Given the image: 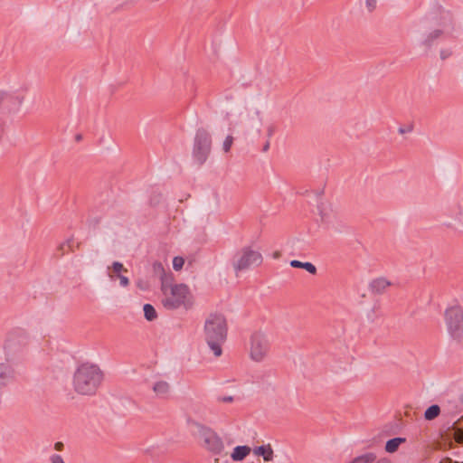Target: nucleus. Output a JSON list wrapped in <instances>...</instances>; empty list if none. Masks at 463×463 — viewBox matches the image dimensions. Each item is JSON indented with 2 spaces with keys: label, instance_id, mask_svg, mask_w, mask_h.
<instances>
[{
  "label": "nucleus",
  "instance_id": "b1692460",
  "mask_svg": "<svg viewBox=\"0 0 463 463\" xmlns=\"http://www.w3.org/2000/svg\"><path fill=\"white\" fill-rule=\"evenodd\" d=\"M365 4L370 12L373 11L376 7V0H366Z\"/></svg>",
  "mask_w": 463,
  "mask_h": 463
},
{
  "label": "nucleus",
  "instance_id": "a878e982",
  "mask_svg": "<svg viewBox=\"0 0 463 463\" xmlns=\"http://www.w3.org/2000/svg\"><path fill=\"white\" fill-rule=\"evenodd\" d=\"M452 54V52L449 50H441L440 51V58L441 60H446L447 58L450 57Z\"/></svg>",
  "mask_w": 463,
  "mask_h": 463
},
{
  "label": "nucleus",
  "instance_id": "a211bd4d",
  "mask_svg": "<svg viewBox=\"0 0 463 463\" xmlns=\"http://www.w3.org/2000/svg\"><path fill=\"white\" fill-rule=\"evenodd\" d=\"M375 460L376 455L374 453L369 452L355 458L350 463H373Z\"/></svg>",
  "mask_w": 463,
  "mask_h": 463
},
{
  "label": "nucleus",
  "instance_id": "20e7f679",
  "mask_svg": "<svg viewBox=\"0 0 463 463\" xmlns=\"http://www.w3.org/2000/svg\"><path fill=\"white\" fill-rule=\"evenodd\" d=\"M192 425L195 428L196 435L204 449L213 455L222 454L224 443L222 438L213 429L196 421H193Z\"/></svg>",
  "mask_w": 463,
  "mask_h": 463
},
{
  "label": "nucleus",
  "instance_id": "c85d7f7f",
  "mask_svg": "<svg viewBox=\"0 0 463 463\" xmlns=\"http://www.w3.org/2000/svg\"><path fill=\"white\" fill-rule=\"evenodd\" d=\"M72 243H73V240H72V239H70V240H68V241H66V243H64V244H62V245L61 246V250H63V248H64L65 246H67L69 249H71V247H72V246H71V244H72Z\"/></svg>",
  "mask_w": 463,
  "mask_h": 463
},
{
  "label": "nucleus",
  "instance_id": "4be33fe9",
  "mask_svg": "<svg viewBox=\"0 0 463 463\" xmlns=\"http://www.w3.org/2000/svg\"><path fill=\"white\" fill-rule=\"evenodd\" d=\"M266 130L268 137L270 138L275 134L277 127L271 123L267 126Z\"/></svg>",
  "mask_w": 463,
  "mask_h": 463
},
{
  "label": "nucleus",
  "instance_id": "aec40b11",
  "mask_svg": "<svg viewBox=\"0 0 463 463\" xmlns=\"http://www.w3.org/2000/svg\"><path fill=\"white\" fill-rule=\"evenodd\" d=\"M184 264V260L182 257H175L173 260V268L175 270H180Z\"/></svg>",
  "mask_w": 463,
  "mask_h": 463
},
{
  "label": "nucleus",
  "instance_id": "f03ea898",
  "mask_svg": "<svg viewBox=\"0 0 463 463\" xmlns=\"http://www.w3.org/2000/svg\"><path fill=\"white\" fill-rule=\"evenodd\" d=\"M103 381V373L92 364H82L73 375V389L80 395L95 394Z\"/></svg>",
  "mask_w": 463,
  "mask_h": 463
},
{
  "label": "nucleus",
  "instance_id": "5701e85b",
  "mask_svg": "<svg viewBox=\"0 0 463 463\" xmlns=\"http://www.w3.org/2000/svg\"><path fill=\"white\" fill-rule=\"evenodd\" d=\"M9 98L8 91L0 89V107Z\"/></svg>",
  "mask_w": 463,
  "mask_h": 463
},
{
  "label": "nucleus",
  "instance_id": "c756f323",
  "mask_svg": "<svg viewBox=\"0 0 463 463\" xmlns=\"http://www.w3.org/2000/svg\"><path fill=\"white\" fill-rule=\"evenodd\" d=\"M373 463H392V461L390 459H388L387 458H383L377 461H374Z\"/></svg>",
  "mask_w": 463,
  "mask_h": 463
},
{
  "label": "nucleus",
  "instance_id": "bb28decb",
  "mask_svg": "<svg viewBox=\"0 0 463 463\" xmlns=\"http://www.w3.org/2000/svg\"><path fill=\"white\" fill-rule=\"evenodd\" d=\"M233 397L232 396H222V397H219L218 398V401L221 402H224V403H230V402H233Z\"/></svg>",
  "mask_w": 463,
  "mask_h": 463
},
{
  "label": "nucleus",
  "instance_id": "6ab92c4d",
  "mask_svg": "<svg viewBox=\"0 0 463 463\" xmlns=\"http://www.w3.org/2000/svg\"><path fill=\"white\" fill-rule=\"evenodd\" d=\"M143 310H144V316L146 320L153 321L156 318L157 314H156L155 307L152 305L145 304Z\"/></svg>",
  "mask_w": 463,
  "mask_h": 463
},
{
  "label": "nucleus",
  "instance_id": "cd10ccee",
  "mask_svg": "<svg viewBox=\"0 0 463 463\" xmlns=\"http://www.w3.org/2000/svg\"><path fill=\"white\" fill-rule=\"evenodd\" d=\"M64 448V444L61 441H57L55 444H54V449L58 451H61Z\"/></svg>",
  "mask_w": 463,
  "mask_h": 463
},
{
  "label": "nucleus",
  "instance_id": "1a4fd4ad",
  "mask_svg": "<svg viewBox=\"0 0 463 463\" xmlns=\"http://www.w3.org/2000/svg\"><path fill=\"white\" fill-rule=\"evenodd\" d=\"M211 146L212 139L209 133L205 129H198L193 149V157L198 165H202L206 161L211 152Z\"/></svg>",
  "mask_w": 463,
  "mask_h": 463
},
{
  "label": "nucleus",
  "instance_id": "2eb2a0df",
  "mask_svg": "<svg viewBox=\"0 0 463 463\" xmlns=\"http://www.w3.org/2000/svg\"><path fill=\"white\" fill-rule=\"evenodd\" d=\"M290 266L293 268L304 269L312 275H315L317 273V268L311 262H302L294 260L290 261Z\"/></svg>",
  "mask_w": 463,
  "mask_h": 463
},
{
  "label": "nucleus",
  "instance_id": "f8f14e48",
  "mask_svg": "<svg viewBox=\"0 0 463 463\" xmlns=\"http://www.w3.org/2000/svg\"><path fill=\"white\" fill-rule=\"evenodd\" d=\"M153 391L157 397L165 399L170 394L171 386L165 381H158L154 383Z\"/></svg>",
  "mask_w": 463,
  "mask_h": 463
},
{
  "label": "nucleus",
  "instance_id": "f3484780",
  "mask_svg": "<svg viewBox=\"0 0 463 463\" xmlns=\"http://www.w3.org/2000/svg\"><path fill=\"white\" fill-rule=\"evenodd\" d=\"M440 413V408L439 405H431L424 412V418L427 420H432L436 419Z\"/></svg>",
  "mask_w": 463,
  "mask_h": 463
},
{
  "label": "nucleus",
  "instance_id": "393cba45",
  "mask_svg": "<svg viewBox=\"0 0 463 463\" xmlns=\"http://www.w3.org/2000/svg\"><path fill=\"white\" fill-rule=\"evenodd\" d=\"M51 463H65L60 455L54 454L50 458Z\"/></svg>",
  "mask_w": 463,
  "mask_h": 463
},
{
  "label": "nucleus",
  "instance_id": "7ed1b4c3",
  "mask_svg": "<svg viewBox=\"0 0 463 463\" xmlns=\"http://www.w3.org/2000/svg\"><path fill=\"white\" fill-rule=\"evenodd\" d=\"M164 298L162 304L168 309H175L180 307H190L193 305L192 295L188 287L184 284H178L167 289L163 288Z\"/></svg>",
  "mask_w": 463,
  "mask_h": 463
},
{
  "label": "nucleus",
  "instance_id": "9d476101",
  "mask_svg": "<svg viewBox=\"0 0 463 463\" xmlns=\"http://www.w3.org/2000/svg\"><path fill=\"white\" fill-rule=\"evenodd\" d=\"M128 272V269L118 261H114L111 266L108 267V276L110 280L119 279V284L123 288L129 285V279L122 273Z\"/></svg>",
  "mask_w": 463,
  "mask_h": 463
},
{
  "label": "nucleus",
  "instance_id": "0eeeda50",
  "mask_svg": "<svg viewBox=\"0 0 463 463\" xmlns=\"http://www.w3.org/2000/svg\"><path fill=\"white\" fill-rule=\"evenodd\" d=\"M447 330L457 342L463 341V309L458 306L450 307L445 311Z\"/></svg>",
  "mask_w": 463,
  "mask_h": 463
},
{
  "label": "nucleus",
  "instance_id": "dca6fc26",
  "mask_svg": "<svg viewBox=\"0 0 463 463\" xmlns=\"http://www.w3.org/2000/svg\"><path fill=\"white\" fill-rule=\"evenodd\" d=\"M403 442H405L404 438L391 439L385 444V450L389 453H394L399 449V446Z\"/></svg>",
  "mask_w": 463,
  "mask_h": 463
},
{
  "label": "nucleus",
  "instance_id": "9b49d317",
  "mask_svg": "<svg viewBox=\"0 0 463 463\" xmlns=\"http://www.w3.org/2000/svg\"><path fill=\"white\" fill-rule=\"evenodd\" d=\"M391 282L384 278H377L370 283V290L374 294L383 293L389 287Z\"/></svg>",
  "mask_w": 463,
  "mask_h": 463
},
{
  "label": "nucleus",
  "instance_id": "6e6552de",
  "mask_svg": "<svg viewBox=\"0 0 463 463\" xmlns=\"http://www.w3.org/2000/svg\"><path fill=\"white\" fill-rule=\"evenodd\" d=\"M262 255L251 247L241 249L234 256L232 267L236 272L258 267L262 263Z\"/></svg>",
  "mask_w": 463,
  "mask_h": 463
},
{
  "label": "nucleus",
  "instance_id": "7c9ffc66",
  "mask_svg": "<svg viewBox=\"0 0 463 463\" xmlns=\"http://www.w3.org/2000/svg\"><path fill=\"white\" fill-rule=\"evenodd\" d=\"M269 149V141L268 140V141L264 144V146H263V147H262V151H263V152H267Z\"/></svg>",
  "mask_w": 463,
  "mask_h": 463
},
{
  "label": "nucleus",
  "instance_id": "4468645a",
  "mask_svg": "<svg viewBox=\"0 0 463 463\" xmlns=\"http://www.w3.org/2000/svg\"><path fill=\"white\" fill-rule=\"evenodd\" d=\"M250 452V448L248 446H237L232 453V458L235 461L242 460Z\"/></svg>",
  "mask_w": 463,
  "mask_h": 463
},
{
  "label": "nucleus",
  "instance_id": "423d86ee",
  "mask_svg": "<svg viewBox=\"0 0 463 463\" xmlns=\"http://www.w3.org/2000/svg\"><path fill=\"white\" fill-rule=\"evenodd\" d=\"M270 344L267 335L260 332H254L249 342V356L255 363L264 362L269 354Z\"/></svg>",
  "mask_w": 463,
  "mask_h": 463
},
{
  "label": "nucleus",
  "instance_id": "ddd939ff",
  "mask_svg": "<svg viewBox=\"0 0 463 463\" xmlns=\"http://www.w3.org/2000/svg\"><path fill=\"white\" fill-rule=\"evenodd\" d=\"M253 452L258 457L262 456L265 461H270L273 458V449L269 444L257 447Z\"/></svg>",
  "mask_w": 463,
  "mask_h": 463
},
{
  "label": "nucleus",
  "instance_id": "f257e3e1",
  "mask_svg": "<svg viewBox=\"0 0 463 463\" xmlns=\"http://www.w3.org/2000/svg\"><path fill=\"white\" fill-rule=\"evenodd\" d=\"M228 325L221 314H210L204 322V340L215 357L222 354V345L227 339Z\"/></svg>",
  "mask_w": 463,
  "mask_h": 463
},
{
  "label": "nucleus",
  "instance_id": "412c9836",
  "mask_svg": "<svg viewBox=\"0 0 463 463\" xmlns=\"http://www.w3.org/2000/svg\"><path fill=\"white\" fill-rule=\"evenodd\" d=\"M233 143V137L232 136L226 137L225 140L223 141L222 149L225 153H228L232 146Z\"/></svg>",
  "mask_w": 463,
  "mask_h": 463
},
{
  "label": "nucleus",
  "instance_id": "39448f33",
  "mask_svg": "<svg viewBox=\"0 0 463 463\" xmlns=\"http://www.w3.org/2000/svg\"><path fill=\"white\" fill-rule=\"evenodd\" d=\"M431 21L433 25L437 28L430 33L424 40L426 46H430L437 39L441 37V35L449 33L453 30L452 16L448 11L442 10L434 14L431 17Z\"/></svg>",
  "mask_w": 463,
  "mask_h": 463
}]
</instances>
